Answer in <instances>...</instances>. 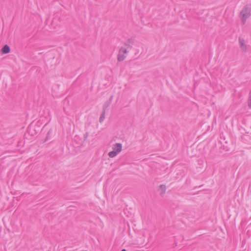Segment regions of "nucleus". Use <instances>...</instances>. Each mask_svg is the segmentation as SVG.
<instances>
[{
	"label": "nucleus",
	"mask_w": 251,
	"mask_h": 251,
	"mask_svg": "<svg viewBox=\"0 0 251 251\" xmlns=\"http://www.w3.org/2000/svg\"><path fill=\"white\" fill-rule=\"evenodd\" d=\"M251 13V7L249 6H245L240 12V18L242 21L245 22L249 17Z\"/></svg>",
	"instance_id": "obj_1"
},
{
	"label": "nucleus",
	"mask_w": 251,
	"mask_h": 251,
	"mask_svg": "<svg viewBox=\"0 0 251 251\" xmlns=\"http://www.w3.org/2000/svg\"><path fill=\"white\" fill-rule=\"evenodd\" d=\"M248 106L251 109V97H250L249 98Z\"/></svg>",
	"instance_id": "obj_7"
},
{
	"label": "nucleus",
	"mask_w": 251,
	"mask_h": 251,
	"mask_svg": "<svg viewBox=\"0 0 251 251\" xmlns=\"http://www.w3.org/2000/svg\"><path fill=\"white\" fill-rule=\"evenodd\" d=\"M239 43L242 51L246 52L247 50V47L244 39L242 38H239Z\"/></svg>",
	"instance_id": "obj_3"
},
{
	"label": "nucleus",
	"mask_w": 251,
	"mask_h": 251,
	"mask_svg": "<svg viewBox=\"0 0 251 251\" xmlns=\"http://www.w3.org/2000/svg\"><path fill=\"white\" fill-rule=\"evenodd\" d=\"M249 97H251V90L249 94Z\"/></svg>",
	"instance_id": "obj_8"
},
{
	"label": "nucleus",
	"mask_w": 251,
	"mask_h": 251,
	"mask_svg": "<svg viewBox=\"0 0 251 251\" xmlns=\"http://www.w3.org/2000/svg\"><path fill=\"white\" fill-rule=\"evenodd\" d=\"M158 191L161 192L162 194H164L166 191V186L165 185H160L159 186Z\"/></svg>",
	"instance_id": "obj_6"
},
{
	"label": "nucleus",
	"mask_w": 251,
	"mask_h": 251,
	"mask_svg": "<svg viewBox=\"0 0 251 251\" xmlns=\"http://www.w3.org/2000/svg\"><path fill=\"white\" fill-rule=\"evenodd\" d=\"M10 48L7 45H5L1 50V52L2 53L6 54L10 52Z\"/></svg>",
	"instance_id": "obj_5"
},
{
	"label": "nucleus",
	"mask_w": 251,
	"mask_h": 251,
	"mask_svg": "<svg viewBox=\"0 0 251 251\" xmlns=\"http://www.w3.org/2000/svg\"><path fill=\"white\" fill-rule=\"evenodd\" d=\"M122 150V145L121 144L117 143L113 147V150L108 153V156L111 158L115 157L119 154Z\"/></svg>",
	"instance_id": "obj_2"
},
{
	"label": "nucleus",
	"mask_w": 251,
	"mask_h": 251,
	"mask_svg": "<svg viewBox=\"0 0 251 251\" xmlns=\"http://www.w3.org/2000/svg\"><path fill=\"white\" fill-rule=\"evenodd\" d=\"M122 251H126L125 249H123L122 250Z\"/></svg>",
	"instance_id": "obj_9"
},
{
	"label": "nucleus",
	"mask_w": 251,
	"mask_h": 251,
	"mask_svg": "<svg viewBox=\"0 0 251 251\" xmlns=\"http://www.w3.org/2000/svg\"><path fill=\"white\" fill-rule=\"evenodd\" d=\"M126 51L125 49H121L119 52L118 55V59L119 61H123L125 59L126 57Z\"/></svg>",
	"instance_id": "obj_4"
}]
</instances>
